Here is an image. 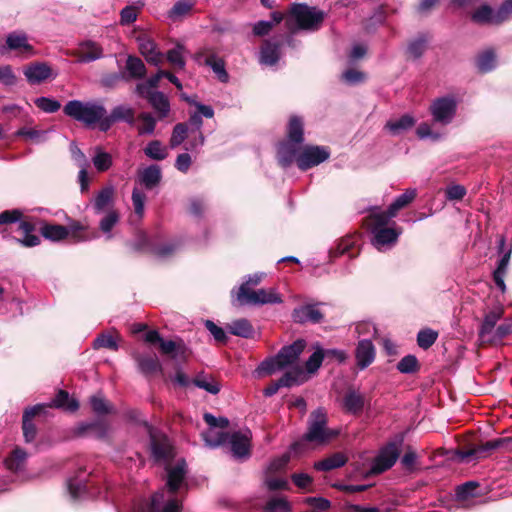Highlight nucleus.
Segmentation results:
<instances>
[{
	"mask_svg": "<svg viewBox=\"0 0 512 512\" xmlns=\"http://www.w3.org/2000/svg\"><path fill=\"white\" fill-rule=\"evenodd\" d=\"M280 39H270L265 41L260 51L259 61L263 65L273 66L280 58Z\"/></svg>",
	"mask_w": 512,
	"mask_h": 512,
	"instance_id": "bb28decb",
	"label": "nucleus"
},
{
	"mask_svg": "<svg viewBox=\"0 0 512 512\" xmlns=\"http://www.w3.org/2000/svg\"><path fill=\"white\" fill-rule=\"evenodd\" d=\"M262 512H292V507L286 498L272 497L266 502Z\"/></svg>",
	"mask_w": 512,
	"mask_h": 512,
	"instance_id": "5fc2aeb1",
	"label": "nucleus"
},
{
	"mask_svg": "<svg viewBox=\"0 0 512 512\" xmlns=\"http://www.w3.org/2000/svg\"><path fill=\"white\" fill-rule=\"evenodd\" d=\"M305 347L306 342L303 339H298L292 344L282 347L276 356L262 361L256 368L255 374L262 377L288 367L299 366L298 360Z\"/></svg>",
	"mask_w": 512,
	"mask_h": 512,
	"instance_id": "39448f33",
	"label": "nucleus"
},
{
	"mask_svg": "<svg viewBox=\"0 0 512 512\" xmlns=\"http://www.w3.org/2000/svg\"><path fill=\"white\" fill-rule=\"evenodd\" d=\"M28 453L21 447H15L5 458L4 465L11 482H24L30 478L26 470Z\"/></svg>",
	"mask_w": 512,
	"mask_h": 512,
	"instance_id": "9d476101",
	"label": "nucleus"
},
{
	"mask_svg": "<svg viewBox=\"0 0 512 512\" xmlns=\"http://www.w3.org/2000/svg\"><path fill=\"white\" fill-rule=\"evenodd\" d=\"M138 44L140 53L148 63L158 66L162 62L163 55L158 51L154 41L148 38H139Z\"/></svg>",
	"mask_w": 512,
	"mask_h": 512,
	"instance_id": "2f4dec72",
	"label": "nucleus"
},
{
	"mask_svg": "<svg viewBox=\"0 0 512 512\" xmlns=\"http://www.w3.org/2000/svg\"><path fill=\"white\" fill-rule=\"evenodd\" d=\"M204 421L208 425V429L202 432V438L205 445L210 448H217L227 442L228 433L223 429L229 425V420L225 417H215L211 413H205Z\"/></svg>",
	"mask_w": 512,
	"mask_h": 512,
	"instance_id": "1a4fd4ad",
	"label": "nucleus"
},
{
	"mask_svg": "<svg viewBox=\"0 0 512 512\" xmlns=\"http://www.w3.org/2000/svg\"><path fill=\"white\" fill-rule=\"evenodd\" d=\"M438 333L432 329L420 330L417 334L418 346L422 349L430 348L437 340Z\"/></svg>",
	"mask_w": 512,
	"mask_h": 512,
	"instance_id": "338daca9",
	"label": "nucleus"
},
{
	"mask_svg": "<svg viewBox=\"0 0 512 512\" xmlns=\"http://www.w3.org/2000/svg\"><path fill=\"white\" fill-rule=\"evenodd\" d=\"M376 356L375 346L371 340H360L355 349V358L359 369L363 370L373 363Z\"/></svg>",
	"mask_w": 512,
	"mask_h": 512,
	"instance_id": "b1692460",
	"label": "nucleus"
},
{
	"mask_svg": "<svg viewBox=\"0 0 512 512\" xmlns=\"http://www.w3.org/2000/svg\"><path fill=\"white\" fill-rule=\"evenodd\" d=\"M93 348H107L112 351H117L119 349V345L115 338L109 333H102L98 335L93 341Z\"/></svg>",
	"mask_w": 512,
	"mask_h": 512,
	"instance_id": "e2e57ef3",
	"label": "nucleus"
},
{
	"mask_svg": "<svg viewBox=\"0 0 512 512\" xmlns=\"http://www.w3.org/2000/svg\"><path fill=\"white\" fill-rule=\"evenodd\" d=\"M24 214L20 209L4 210L0 213V227L17 224V230L21 233V237H13V239L24 247H35L40 244V237L34 234L35 227L32 223L23 219ZM0 235L7 237V228H0Z\"/></svg>",
	"mask_w": 512,
	"mask_h": 512,
	"instance_id": "0eeeda50",
	"label": "nucleus"
},
{
	"mask_svg": "<svg viewBox=\"0 0 512 512\" xmlns=\"http://www.w3.org/2000/svg\"><path fill=\"white\" fill-rule=\"evenodd\" d=\"M147 429L150 436L151 457L154 462L165 466L167 490L161 489L154 493L151 499L142 502L135 512H182V504L174 494L184 483L187 473L186 461L179 459L175 465H171L175 451L169 438L154 431L150 426H147Z\"/></svg>",
	"mask_w": 512,
	"mask_h": 512,
	"instance_id": "f257e3e1",
	"label": "nucleus"
},
{
	"mask_svg": "<svg viewBox=\"0 0 512 512\" xmlns=\"http://www.w3.org/2000/svg\"><path fill=\"white\" fill-rule=\"evenodd\" d=\"M479 484L475 481H468L463 483L456 488V498L458 501H466L469 498L476 497V489Z\"/></svg>",
	"mask_w": 512,
	"mask_h": 512,
	"instance_id": "bf43d9fd",
	"label": "nucleus"
},
{
	"mask_svg": "<svg viewBox=\"0 0 512 512\" xmlns=\"http://www.w3.org/2000/svg\"><path fill=\"white\" fill-rule=\"evenodd\" d=\"M392 218L387 216L384 211L375 210L369 217V230L372 234L371 242L378 251H385L393 247L399 236L402 234V228L388 226Z\"/></svg>",
	"mask_w": 512,
	"mask_h": 512,
	"instance_id": "20e7f679",
	"label": "nucleus"
},
{
	"mask_svg": "<svg viewBox=\"0 0 512 512\" xmlns=\"http://www.w3.org/2000/svg\"><path fill=\"white\" fill-rule=\"evenodd\" d=\"M119 219V213L114 209H110L99 221V229L104 234L106 240L113 238L112 229L117 225Z\"/></svg>",
	"mask_w": 512,
	"mask_h": 512,
	"instance_id": "37998d69",
	"label": "nucleus"
},
{
	"mask_svg": "<svg viewBox=\"0 0 512 512\" xmlns=\"http://www.w3.org/2000/svg\"><path fill=\"white\" fill-rule=\"evenodd\" d=\"M133 358L137 364L138 371L150 379L155 375H163V367L158 357L148 353H134Z\"/></svg>",
	"mask_w": 512,
	"mask_h": 512,
	"instance_id": "a211bd4d",
	"label": "nucleus"
},
{
	"mask_svg": "<svg viewBox=\"0 0 512 512\" xmlns=\"http://www.w3.org/2000/svg\"><path fill=\"white\" fill-rule=\"evenodd\" d=\"M417 196V190L414 188L406 189L405 192L398 197L389 205L385 212L387 216L394 218L398 211L408 206Z\"/></svg>",
	"mask_w": 512,
	"mask_h": 512,
	"instance_id": "72a5a7b5",
	"label": "nucleus"
},
{
	"mask_svg": "<svg viewBox=\"0 0 512 512\" xmlns=\"http://www.w3.org/2000/svg\"><path fill=\"white\" fill-rule=\"evenodd\" d=\"M496 67V56L492 50H486L479 54L477 58V68L487 73L492 71Z\"/></svg>",
	"mask_w": 512,
	"mask_h": 512,
	"instance_id": "4d7b16f0",
	"label": "nucleus"
},
{
	"mask_svg": "<svg viewBox=\"0 0 512 512\" xmlns=\"http://www.w3.org/2000/svg\"><path fill=\"white\" fill-rule=\"evenodd\" d=\"M183 99L186 100L189 104L194 105L197 109L196 112L192 113L188 119V124L190 134L202 132L201 128L203 126L202 117L213 118L214 117V109L209 106L192 100L189 96H183Z\"/></svg>",
	"mask_w": 512,
	"mask_h": 512,
	"instance_id": "aec40b11",
	"label": "nucleus"
},
{
	"mask_svg": "<svg viewBox=\"0 0 512 512\" xmlns=\"http://www.w3.org/2000/svg\"><path fill=\"white\" fill-rule=\"evenodd\" d=\"M135 111L127 104H119L113 107L110 114H105L104 121L101 123V131L107 132L116 122H126L130 125L134 123Z\"/></svg>",
	"mask_w": 512,
	"mask_h": 512,
	"instance_id": "f3484780",
	"label": "nucleus"
},
{
	"mask_svg": "<svg viewBox=\"0 0 512 512\" xmlns=\"http://www.w3.org/2000/svg\"><path fill=\"white\" fill-rule=\"evenodd\" d=\"M504 311L501 303L485 308L478 332L481 342L498 343L512 334V318H503Z\"/></svg>",
	"mask_w": 512,
	"mask_h": 512,
	"instance_id": "f03ea898",
	"label": "nucleus"
},
{
	"mask_svg": "<svg viewBox=\"0 0 512 512\" xmlns=\"http://www.w3.org/2000/svg\"><path fill=\"white\" fill-rule=\"evenodd\" d=\"M327 414L323 408H318L310 415L308 430L304 435V440L308 442L324 443L334 438L338 432L328 429Z\"/></svg>",
	"mask_w": 512,
	"mask_h": 512,
	"instance_id": "6e6552de",
	"label": "nucleus"
},
{
	"mask_svg": "<svg viewBox=\"0 0 512 512\" xmlns=\"http://www.w3.org/2000/svg\"><path fill=\"white\" fill-rule=\"evenodd\" d=\"M148 102L158 114L159 119H163L168 116L170 112V103L167 96L162 92H154L150 95Z\"/></svg>",
	"mask_w": 512,
	"mask_h": 512,
	"instance_id": "a19ab883",
	"label": "nucleus"
},
{
	"mask_svg": "<svg viewBox=\"0 0 512 512\" xmlns=\"http://www.w3.org/2000/svg\"><path fill=\"white\" fill-rule=\"evenodd\" d=\"M357 239L354 236H346L338 240L335 245L330 249L331 257H338L344 254H349L350 258L357 255L351 253V250L356 246Z\"/></svg>",
	"mask_w": 512,
	"mask_h": 512,
	"instance_id": "79ce46f5",
	"label": "nucleus"
},
{
	"mask_svg": "<svg viewBox=\"0 0 512 512\" xmlns=\"http://www.w3.org/2000/svg\"><path fill=\"white\" fill-rule=\"evenodd\" d=\"M203 64L212 69L220 82H228L229 75L226 71L225 62L222 58L218 57L216 54H211L203 60Z\"/></svg>",
	"mask_w": 512,
	"mask_h": 512,
	"instance_id": "58836bf2",
	"label": "nucleus"
},
{
	"mask_svg": "<svg viewBox=\"0 0 512 512\" xmlns=\"http://www.w3.org/2000/svg\"><path fill=\"white\" fill-rule=\"evenodd\" d=\"M457 110V101L452 96L436 98L432 101L429 111L435 123L441 125L450 124Z\"/></svg>",
	"mask_w": 512,
	"mask_h": 512,
	"instance_id": "9b49d317",
	"label": "nucleus"
},
{
	"mask_svg": "<svg viewBox=\"0 0 512 512\" xmlns=\"http://www.w3.org/2000/svg\"><path fill=\"white\" fill-rule=\"evenodd\" d=\"M471 18L478 24L494 25V9L488 5H483L472 14Z\"/></svg>",
	"mask_w": 512,
	"mask_h": 512,
	"instance_id": "13d9d810",
	"label": "nucleus"
},
{
	"mask_svg": "<svg viewBox=\"0 0 512 512\" xmlns=\"http://www.w3.org/2000/svg\"><path fill=\"white\" fill-rule=\"evenodd\" d=\"M251 431H237L228 434L227 442L230 444L231 452L235 458H248L250 455Z\"/></svg>",
	"mask_w": 512,
	"mask_h": 512,
	"instance_id": "6ab92c4d",
	"label": "nucleus"
},
{
	"mask_svg": "<svg viewBox=\"0 0 512 512\" xmlns=\"http://www.w3.org/2000/svg\"><path fill=\"white\" fill-rule=\"evenodd\" d=\"M42 235L52 241H60L69 235V230L63 225L47 224L41 228Z\"/></svg>",
	"mask_w": 512,
	"mask_h": 512,
	"instance_id": "de8ad7c7",
	"label": "nucleus"
},
{
	"mask_svg": "<svg viewBox=\"0 0 512 512\" xmlns=\"http://www.w3.org/2000/svg\"><path fill=\"white\" fill-rule=\"evenodd\" d=\"M306 375L300 366L290 368L289 371L284 373L277 381L282 387H293L304 383Z\"/></svg>",
	"mask_w": 512,
	"mask_h": 512,
	"instance_id": "e433bc0d",
	"label": "nucleus"
},
{
	"mask_svg": "<svg viewBox=\"0 0 512 512\" xmlns=\"http://www.w3.org/2000/svg\"><path fill=\"white\" fill-rule=\"evenodd\" d=\"M92 163L98 172H105L109 170L113 164V159L110 153L104 151L101 147L97 146L93 149Z\"/></svg>",
	"mask_w": 512,
	"mask_h": 512,
	"instance_id": "a18cd8bd",
	"label": "nucleus"
},
{
	"mask_svg": "<svg viewBox=\"0 0 512 512\" xmlns=\"http://www.w3.org/2000/svg\"><path fill=\"white\" fill-rule=\"evenodd\" d=\"M161 178L160 167L158 165H150L139 171L137 181L146 189H153L160 183Z\"/></svg>",
	"mask_w": 512,
	"mask_h": 512,
	"instance_id": "473e14b6",
	"label": "nucleus"
},
{
	"mask_svg": "<svg viewBox=\"0 0 512 512\" xmlns=\"http://www.w3.org/2000/svg\"><path fill=\"white\" fill-rule=\"evenodd\" d=\"M348 458L341 452L334 453L329 457L318 461L314 464V468L318 471H330L344 466Z\"/></svg>",
	"mask_w": 512,
	"mask_h": 512,
	"instance_id": "ea45409f",
	"label": "nucleus"
},
{
	"mask_svg": "<svg viewBox=\"0 0 512 512\" xmlns=\"http://www.w3.org/2000/svg\"><path fill=\"white\" fill-rule=\"evenodd\" d=\"M416 123V119L410 115L405 114L401 116L399 119L389 120L385 124V129H387L391 135L397 136L401 133L410 130Z\"/></svg>",
	"mask_w": 512,
	"mask_h": 512,
	"instance_id": "f704fd0d",
	"label": "nucleus"
},
{
	"mask_svg": "<svg viewBox=\"0 0 512 512\" xmlns=\"http://www.w3.org/2000/svg\"><path fill=\"white\" fill-rule=\"evenodd\" d=\"M144 6V1H137L134 6H126L120 12V23L122 25H129L137 19V10Z\"/></svg>",
	"mask_w": 512,
	"mask_h": 512,
	"instance_id": "0e129e2a",
	"label": "nucleus"
},
{
	"mask_svg": "<svg viewBox=\"0 0 512 512\" xmlns=\"http://www.w3.org/2000/svg\"><path fill=\"white\" fill-rule=\"evenodd\" d=\"M321 303H309L300 305L293 309L291 318L297 324H318L324 319V314L320 310Z\"/></svg>",
	"mask_w": 512,
	"mask_h": 512,
	"instance_id": "4468645a",
	"label": "nucleus"
},
{
	"mask_svg": "<svg viewBox=\"0 0 512 512\" xmlns=\"http://www.w3.org/2000/svg\"><path fill=\"white\" fill-rule=\"evenodd\" d=\"M400 444L397 442L388 443L380 450L379 455L376 457L371 471L375 474L382 473L390 469L397 461L400 453Z\"/></svg>",
	"mask_w": 512,
	"mask_h": 512,
	"instance_id": "2eb2a0df",
	"label": "nucleus"
},
{
	"mask_svg": "<svg viewBox=\"0 0 512 512\" xmlns=\"http://www.w3.org/2000/svg\"><path fill=\"white\" fill-rule=\"evenodd\" d=\"M141 240L145 246L157 257L161 259L168 258L172 256L176 251H178L180 247L179 241H169L163 243L161 245H156L151 242L150 238L147 235H142Z\"/></svg>",
	"mask_w": 512,
	"mask_h": 512,
	"instance_id": "c756f323",
	"label": "nucleus"
},
{
	"mask_svg": "<svg viewBox=\"0 0 512 512\" xmlns=\"http://www.w3.org/2000/svg\"><path fill=\"white\" fill-rule=\"evenodd\" d=\"M46 414V405L37 404L25 409L22 419L23 436L26 443H31L35 440L37 429L32 419L37 415Z\"/></svg>",
	"mask_w": 512,
	"mask_h": 512,
	"instance_id": "4be33fe9",
	"label": "nucleus"
},
{
	"mask_svg": "<svg viewBox=\"0 0 512 512\" xmlns=\"http://www.w3.org/2000/svg\"><path fill=\"white\" fill-rule=\"evenodd\" d=\"M46 410L51 407L61 408L69 412H74L78 409L79 404L75 399L69 397L66 391L60 390L51 403L45 404Z\"/></svg>",
	"mask_w": 512,
	"mask_h": 512,
	"instance_id": "c03bdc74",
	"label": "nucleus"
},
{
	"mask_svg": "<svg viewBox=\"0 0 512 512\" xmlns=\"http://www.w3.org/2000/svg\"><path fill=\"white\" fill-rule=\"evenodd\" d=\"M299 145L290 141H285L279 145L277 157L281 167L288 168L294 161L297 162V157L301 152Z\"/></svg>",
	"mask_w": 512,
	"mask_h": 512,
	"instance_id": "cd10ccee",
	"label": "nucleus"
},
{
	"mask_svg": "<svg viewBox=\"0 0 512 512\" xmlns=\"http://www.w3.org/2000/svg\"><path fill=\"white\" fill-rule=\"evenodd\" d=\"M48 131L23 127L17 131V135L29 139L35 143H43L47 140Z\"/></svg>",
	"mask_w": 512,
	"mask_h": 512,
	"instance_id": "680f3d73",
	"label": "nucleus"
},
{
	"mask_svg": "<svg viewBox=\"0 0 512 512\" xmlns=\"http://www.w3.org/2000/svg\"><path fill=\"white\" fill-rule=\"evenodd\" d=\"M23 73L32 85L40 84L52 76L50 66L44 62H35L26 66Z\"/></svg>",
	"mask_w": 512,
	"mask_h": 512,
	"instance_id": "393cba45",
	"label": "nucleus"
},
{
	"mask_svg": "<svg viewBox=\"0 0 512 512\" xmlns=\"http://www.w3.org/2000/svg\"><path fill=\"white\" fill-rule=\"evenodd\" d=\"M7 51H17L24 57L35 55L34 47L29 43L26 33L14 31L6 36V45L0 46V54L4 55Z\"/></svg>",
	"mask_w": 512,
	"mask_h": 512,
	"instance_id": "ddd939ff",
	"label": "nucleus"
},
{
	"mask_svg": "<svg viewBox=\"0 0 512 512\" xmlns=\"http://www.w3.org/2000/svg\"><path fill=\"white\" fill-rule=\"evenodd\" d=\"M115 189L112 185L103 187L95 196L93 201V209L95 214L99 215L108 210L114 200Z\"/></svg>",
	"mask_w": 512,
	"mask_h": 512,
	"instance_id": "7c9ffc66",
	"label": "nucleus"
},
{
	"mask_svg": "<svg viewBox=\"0 0 512 512\" xmlns=\"http://www.w3.org/2000/svg\"><path fill=\"white\" fill-rule=\"evenodd\" d=\"M227 328L232 335L242 338H250L254 332L251 323L245 318L232 321Z\"/></svg>",
	"mask_w": 512,
	"mask_h": 512,
	"instance_id": "49530a36",
	"label": "nucleus"
},
{
	"mask_svg": "<svg viewBox=\"0 0 512 512\" xmlns=\"http://www.w3.org/2000/svg\"><path fill=\"white\" fill-rule=\"evenodd\" d=\"M126 70L129 78L140 79L146 74V67L143 61L135 56H128L126 60Z\"/></svg>",
	"mask_w": 512,
	"mask_h": 512,
	"instance_id": "09e8293b",
	"label": "nucleus"
},
{
	"mask_svg": "<svg viewBox=\"0 0 512 512\" xmlns=\"http://www.w3.org/2000/svg\"><path fill=\"white\" fill-rule=\"evenodd\" d=\"M512 15V0H506L497 9H494V25L501 24Z\"/></svg>",
	"mask_w": 512,
	"mask_h": 512,
	"instance_id": "774afa93",
	"label": "nucleus"
},
{
	"mask_svg": "<svg viewBox=\"0 0 512 512\" xmlns=\"http://www.w3.org/2000/svg\"><path fill=\"white\" fill-rule=\"evenodd\" d=\"M364 405L365 397L358 391L349 390L343 397V407L348 413H360Z\"/></svg>",
	"mask_w": 512,
	"mask_h": 512,
	"instance_id": "c9c22d12",
	"label": "nucleus"
},
{
	"mask_svg": "<svg viewBox=\"0 0 512 512\" xmlns=\"http://www.w3.org/2000/svg\"><path fill=\"white\" fill-rule=\"evenodd\" d=\"M63 112L68 117L83 123L87 127H93L98 124L101 131V123L104 121L106 108L101 101H68Z\"/></svg>",
	"mask_w": 512,
	"mask_h": 512,
	"instance_id": "423d86ee",
	"label": "nucleus"
},
{
	"mask_svg": "<svg viewBox=\"0 0 512 512\" xmlns=\"http://www.w3.org/2000/svg\"><path fill=\"white\" fill-rule=\"evenodd\" d=\"M190 134L188 124L178 123L174 126L170 137L169 145L172 149L180 146Z\"/></svg>",
	"mask_w": 512,
	"mask_h": 512,
	"instance_id": "3c124183",
	"label": "nucleus"
},
{
	"mask_svg": "<svg viewBox=\"0 0 512 512\" xmlns=\"http://www.w3.org/2000/svg\"><path fill=\"white\" fill-rule=\"evenodd\" d=\"M184 50L185 48L183 45L177 44L174 48L168 50L166 53L168 62L179 70H183L186 66Z\"/></svg>",
	"mask_w": 512,
	"mask_h": 512,
	"instance_id": "864d4df0",
	"label": "nucleus"
},
{
	"mask_svg": "<svg viewBox=\"0 0 512 512\" xmlns=\"http://www.w3.org/2000/svg\"><path fill=\"white\" fill-rule=\"evenodd\" d=\"M90 404L93 411L98 415H105L113 412V406L107 402L100 394L93 395L90 398Z\"/></svg>",
	"mask_w": 512,
	"mask_h": 512,
	"instance_id": "69168bd1",
	"label": "nucleus"
},
{
	"mask_svg": "<svg viewBox=\"0 0 512 512\" xmlns=\"http://www.w3.org/2000/svg\"><path fill=\"white\" fill-rule=\"evenodd\" d=\"M326 13L317 7L304 3H294L289 9L285 24L291 33L297 31L314 32L320 29Z\"/></svg>",
	"mask_w": 512,
	"mask_h": 512,
	"instance_id": "7ed1b4c3",
	"label": "nucleus"
},
{
	"mask_svg": "<svg viewBox=\"0 0 512 512\" xmlns=\"http://www.w3.org/2000/svg\"><path fill=\"white\" fill-rule=\"evenodd\" d=\"M74 433L77 436H91L103 439L107 436L108 425L103 421L82 422L75 427Z\"/></svg>",
	"mask_w": 512,
	"mask_h": 512,
	"instance_id": "a878e982",
	"label": "nucleus"
},
{
	"mask_svg": "<svg viewBox=\"0 0 512 512\" xmlns=\"http://www.w3.org/2000/svg\"><path fill=\"white\" fill-rule=\"evenodd\" d=\"M193 384L213 395L220 391L219 383L213 377L206 375L196 376L193 380Z\"/></svg>",
	"mask_w": 512,
	"mask_h": 512,
	"instance_id": "6e6d98bb",
	"label": "nucleus"
},
{
	"mask_svg": "<svg viewBox=\"0 0 512 512\" xmlns=\"http://www.w3.org/2000/svg\"><path fill=\"white\" fill-rule=\"evenodd\" d=\"M138 118L142 122L137 128L138 134L152 135L155 131L156 119L148 112H142Z\"/></svg>",
	"mask_w": 512,
	"mask_h": 512,
	"instance_id": "052dcab7",
	"label": "nucleus"
},
{
	"mask_svg": "<svg viewBox=\"0 0 512 512\" xmlns=\"http://www.w3.org/2000/svg\"><path fill=\"white\" fill-rule=\"evenodd\" d=\"M287 141L301 144L304 141V123L302 118L291 116L287 127Z\"/></svg>",
	"mask_w": 512,
	"mask_h": 512,
	"instance_id": "4c0bfd02",
	"label": "nucleus"
},
{
	"mask_svg": "<svg viewBox=\"0 0 512 512\" xmlns=\"http://www.w3.org/2000/svg\"><path fill=\"white\" fill-rule=\"evenodd\" d=\"M239 305H254L261 306L266 304H281L283 302L282 296L278 293L275 288L269 289H258L254 290L244 297L243 299L237 301Z\"/></svg>",
	"mask_w": 512,
	"mask_h": 512,
	"instance_id": "dca6fc26",
	"label": "nucleus"
},
{
	"mask_svg": "<svg viewBox=\"0 0 512 512\" xmlns=\"http://www.w3.org/2000/svg\"><path fill=\"white\" fill-rule=\"evenodd\" d=\"M145 155L153 160L161 161L168 156V151L159 140L149 142L144 148Z\"/></svg>",
	"mask_w": 512,
	"mask_h": 512,
	"instance_id": "8fccbe9b",
	"label": "nucleus"
},
{
	"mask_svg": "<svg viewBox=\"0 0 512 512\" xmlns=\"http://www.w3.org/2000/svg\"><path fill=\"white\" fill-rule=\"evenodd\" d=\"M265 276L266 274L264 272H256L254 274L246 275L242 284L238 288L232 289V298L239 301L244 297H247V295L253 291L252 287L259 285Z\"/></svg>",
	"mask_w": 512,
	"mask_h": 512,
	"instance_id": "c85d7f7f",
	"label": "nucleus"
},
{
	"mask_svg": "<svg viewBox=\"0 0 512 512\" xmlns=\"http://www.w3.org/2000/svg\"><path fill=\"white\" fill-rule=\"evenodd\" d=\"M330 157V150L324 146H305L297 157V166L300 170L306 171L317 166Z\"/></svg>",
	"mask_w": 512,
	"mask_h": 512,
	"instance_id": "f8f14e48",
	"label": "nucleus"
},
{
	"mask_svg": "<svg viewBox=\"0 0 512 512\" xmlns=\"http://www.w3.org/2000/svg\"><path fill=\"white\" fill-rule=\"evenodd\" d=\"M508 442L506 438H498L487 441L475 448L462 450L458 452L459 457L462 460L469 461L471 459L476 460L488 456L493 450L503 447Z\"/></svg>",
	"mask_w": 512,
	"mask_h": 512,
	"instance_id": "412c9836",
	"label": "nucleus"
},
{
	"mask_svg": "<svg viewBox=\"0 0 512 512\" xmlns=\"http://www.w3.org/2000/svg\"><path fill=\"white\" fill-rule=\"evenodd\" d=\"M75 55L78 63H90L103 57V49L98 43L86 40L79 44Z\"/></svg>",
	"mask_w": 512,
	"mask_h": 512,
	"instance_id": "5701e85b",
	"label": "nucleus"
},
{
	"mask_svg": "<svg viewBox=\"0 0 512 512\" xmlns=\"http://www.w3.org/2000/svg\"><path fill=\"white\" fill-rule=\"evenodd\" d=\"M67 489L72 499H82L87 494V485L83 478H71L67 481Z\"/></svg>",
	"mask_w": 512,
	"mask_h": 512,
	"instance_id": "603ef678",
	"label": "nucleus"
}]
</instances>
